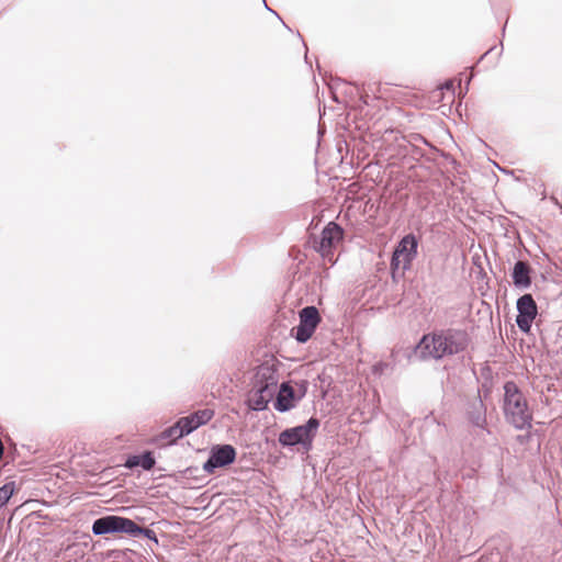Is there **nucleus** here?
I'll return each instance as SVG.
<instances>
[{"instance_id":"obj_1","label":"nucleus","mask_w":562,"mask_h":562,"mask_svg":"<svg viewBox=\"0 0 562 562\" xmlns=\"http://www.w3.org/2000/svg\"><path fill=\"white\" fill-rule=\"evenodd\" d=\"M470 342L471 336L467 329L454 327L438 329L424 334L405 356L408 361L412 358H417L419 361L442 360L445 357L465 351Z\"/></svg>"},{"instance_id":"obj_2","label":"nucleus","mask_w":562,"mask_h":562,"mask_svg":"<svg viewBox=\"0 0 562 562\" xmlns=\"http://www.w3.org/2000/svg\"><path fill=\"white\" fill-rule=\"evenodd\" d=\"M503 389L502 409L506 423L516 430H529L532 427L533 414L526 396L513 380L506 381Z\"/></svg>"},{"instance_id":"obj_3","label":"nucleus","mask_w":562,"mask_h":562,"mask_svg":"<svg viewBox=\"0 0 562 562\" xmlns=\"http://www.w3.org/2000/svg\"><path fill=\"white\" fill-rule=\"evenodd\" d=\"M321 420L311 416L304 424L288 427L278 436L279 445L291 452L308 453L313 449Z\"/></svg>"},{"instance_id":"obj_4","label":"nucleus","mask_w":562,"mask_h":562,"mask_svg":"<svg viewBox=\"0 0 562 562\" xmlns=\"http://www.w3.org/2000/svg\"><path fill=\"white\" fill-rule=\"evenodd\" d=\"M134 519L119 515H104L92 521L91 532L97 537H128L133 528Z\"/></svg>"},{"instance_id":"obj_5","label":"nucleus","mask_w":562,"mask_h":562,"mask_svg":"<svg viewBox=\"0 0 562 562\" xmlns=\"http://www.w3.org/2000/svg\"><path fill=\"white\" fill-rule=\"evenodd\" d=\"M344 237L345 231L342 226L336 221H330L324 226L319 237H311V243L313 249L321 254L324 259H330L334 255L333 249L338 243L344 240Z\"/></svg>"},{"instance_id":"obj_6","label":"nucleus","mask_w":562,"mask_h":562,"mask_svg":"<svg viewBox=\"0 0 562 562\" xmlns=\"http://www.w3.org/2000/svg\"><path fill=\"white\" fill-rule=\"evenodd\" d=\"M237 450L231 443H214L209 448L207 459L202 464V471L214 474L218 469H227L236 462Z\"/></svg>"},{"instance_id":"obj_7","label":"nucleus","mask_w":562,"mask_h":562,"mask_svg":"<svg viewBox=\"0 0 562 562\" xmlns=\"http://www.w3.org/2000/svg\"><path fill=\"white\" fill-rule=\"evenodd\" d=\"M322 317L315 305H306L299 311V324L291 329V337L299 344L307 342L316 331Z\"/></svg>"},{"instance_id":"obj_8","label":"nucleus","mask_w":562,"mask_h":562,"mask_svg":"<svg viewBox=\"0 0 562 562\" xmlns=\"http://www.w3.org/2000/svg\"><path fill=\"white\" fill-rule=\"evenodd\" d=\"M516 325L518 329L529 335L531 333L532 325L539 314V308L536 300L531 293H525L520 295L516 301Z\"/></svg>"},{"instance_id":"obj_9","label":"nucleus","mask_w":562,"mask_h":562,"mask_svg":"<svg viewBox=\"0 0 562 562\" xmlns=\"http://www.w3.org/2000/svg\"><path fill=\"white\" fill-rule=\"evenodd\" d=\"M419 239L414 233L401 237L395 244L392 254L402 260V276L409 271L418 256Z\"/></svg>"},{"instance_id":"obj_10","label":"nucleus","mask_w":562,"mask_h":562,"mask_svg":"<svg viewBox=\"0 0 562 562\" xmlns=\"http://www.w3.org/2000/svg\"><path fill=\"white\" fill-rule=\"evenodd\" d=\"M465 418L473 428H479L491 434L487 428L486 405L480 395V391L476 396L467 401Z\"/></svg>"},{"instance_id":"obj_11","label":"nucleus","mask_w":562,"mask_h":562,"mask_svg":"<svg viewBox=\"0 0 562 562\" xmlns=\"http://www.w3.org/2000/svg\"><path fill=\"white\" fill-rule=\"evenodd\" d=\"M300 403L295 389L291 385V381H283L276 390L273 408L279 413H288L295 408Z\"/></svg>"},{"instance_id":"obj_12","label":"nucleus","mask_w":562,"mask_h":562,"mask_svg":"<svg viewBox=\"0 0 562 562\" xmlns=\"http://www.w3.org/2000/svg\"><path fill=\"white\" fill-rule=\"evenodd\" d=\"M535 270L527 260H517L510 269L514 288L518 291L529 290L533 282Z\"/></svg>"},{"instance_id":"obj_13","label":"nucleus","mask_w":562,"mask_h":562,"mask_svg":"<svg viewBox=\"0 0 562 562\" xmlns=\"http://www.w3.org/2000/svg\"><path fill=\"white\" fill-rule=\"evenodd\" d=\"M276 390L252 384V389L247 395L246 404L252 412H262L268 408L270 402L273 403Z\"/></svg>"},{"instance_id":"obj_14","label":"nucleus","mask_w":562,"mask_h":562,"mask_svg":"<svg viewBox=\"0 0 562 562\" xmlns=\"http://www.w3.org/2000/svg\"><path fill=\"white\" fill-rule=\"evenodd\" d=\"M156 463L154 451L147 449L140 453L126 454L123 467L128 470L140 468L143 471H150L155 468Z\"/></svg>"},{"instance_id":"obj_15","label":"nucleus","mask_w":562,"mask_h":562,"mask_svg":"<svg viewBox=\"0 0 562 562\" xmlns=\"http://www.w3.org/2000/svg\"><path fill=\"white\" fill-rule=\"evenodd\" d=\"M279 371L274 366L261 364L258 367L252 384L277 390L279 387Z\"/></svg>"},{"instance_id":"obj_16","label":"nucleus","mask_w":562,"mask_h":562,"mask_svg":"<svg viewBox=\"0 0 562 562\" xmlns=\"http://www.w3.org/2000/svg\"><path fill=\"white\" fill-rule=\"evenodd\" d=\"M329 88L330 90L333 91V100L337 103H340L338 97L336 95V91L339 89V88H345L344 89V92L346 93V95L350 97L351 99H353L355 97H358L359 98V101L367 105L368 104V98L369 95L363 93L361 91V89L359 88V86H348V83L340 79V78H336L334 79L330 85H329Z\"/></svg>"},{"instance_id":"obj_17","label":"nucleus","mask_w":562,"mask_h":562,"mask_svg":"<svg viewBox=\"0 0 562 562\" xmlns=\"http://www.w3.org/2000/svg\"><path fill=\"white\" fill-rule=\"evenodd\" d=\"M137 520L144 521L143 518H138V517L136 519H134L131 538L147 539L148 541H150L155 544H158L159 541H158V537H157L156 532L148 527L140 526L137 522Z\"/></svg>"},{"instance_id":"obj_18","label":"nucleus","mask_w":562,"mask_h":562,"mask_svg":"<svg viewBox=\"0 0 562 562\" xmlns=\"http://www.w3.org/2000/svg\"><path fill=\"white\" fill-rule=\"evenodd\" d=\"M20 485L13 481H7L3 485L0 486V505L8 506L11 498L16 495L20 491Z\"/></svg>"},{"instance_id":"obj_19","label":"nucleus","mask_w":562,"mask_h":562,"mask_svg":"<svg viewBox=\"0 0 562 562\" xmlns=\"http://www.w3.org/2000/svg\"><path fill=\"white\" fill-rule=\"evenodd\" d=\"M181 428L178 425V422H176L173 425L165 428L159 434V439L167 440L169 446L176 445L178 440L184 438L183 435L180 434Z\"/></svg>"},{"instance_id":"obj_20","label":"nucleus","mask_w":562,"mask_h":562,"mask_svg":"<svg viewBox=\"0 0 562 562\" xmlns=\"http://www.w3.org/2000/svg\"><path fill=\"white\" fill-rule=\"evenodd\" d=\"M214 409L202 408L189 414L190 418L194 422L198 428L206 425L214 417Z\"/></svg>"},{"instance_id":"obj_21","label":"nucleus","mask_w":562,"mask_h":562,"mask_svg":"<svg viewBox=\"0 0 562 562\" xmlns=\"http://www.w3.org/2000/svg\"><path fill=\"white\" fill-rule=\"evenodd\" d=\"M412 348H407L405 350H392L390 353L389 360L385 362L391 363V368H389V374L393 373L397 369V364L402 361V358L406 360V364L411 363L413 360H418L417 358H412L409 361L406 358L405 353L409 351Z\"/></svg>"},{"instance_id":"obj_22","label":"nucleus","mask_w":562,"mask_h":562,"mask_svg":"<svg viewBox=\"0 0 562 562\" xmlns=\"http://www.w3.org/2000/svg\"><path fill=\"white\" fill-rule=\"evenodd\" d=\"M108 555H109V558H112L113 561L134 562L132 560V557L136 555V552L131 549H125V550L115 549V550H111L108 553Z\"/></svg>"},{"instance_id":"obj_23","label":"nucleus","mask_w":562,"mask_h":562,"mask_svg":"<svg viewBox=\"0 0 562 562\" xmlns=\"http://www.w3.org/2000/svg\"><path fill=\"white\" fill-rule=\"evenodd\" d=\"M400 270H402V260L392 254L390 259V274L393 282H398L400 278L404 277Z\"/></svg>"},{"instance_id":"obj_24","label":"nucleus","mask_w":562,"mask_h":562,"mask_svg":"<svg viewBox=\"0 0 562 562\" xmlns=\"http://www.w3.org/2000/svg\"><path fill=\"white\" fill-rule=\"evenodd\" d=\"M177 422L181 428L180 434L183 435V437L192 434L193 431H195L198 429L196 425L190 418L189 415L178 418Z\"/></svg>"},{"instance_id":"obj_25","label":"nucleus","mask_w":562,"mask_h":562,"mask_svg":"<svg viewBox=\"0 0 562 562\" xmlns=\"http://www.w3.org/2000/svg\"><path fill=\"white\" fill-rule=\"evenodd\" d=\"M389 368H391L390 362H385L384 360L376 361L371 367V373L375 378H381L383 374L389 373Z\"/></svg>"},{"instance_id":"obj_26","label":"nucleus","mask_w":562,"mask_h":562,"mask_svg":"<svg viewBox=\"0 0 562 562\" xmlns=\"http://www.w3.org/2000/svg\"><path fill=\"white\" fill-rule=\"evenodd\" d=\"M201 469L196 465H190L182 471H179V477L181 479H194L199 480V473Z\"/></svg>"},{"instance_id":"obj_27","label":"nucleus","mask_w":562,"mask_h":562,"mask_svg":"<svg viewBox=\"0 0 562 562\" xmlns=\"http://www.w3.org/2000/svg\"><path fill=\"white\" fill-rule=\"evenodd\" d=\"M295 385H296V396L300 398V401L305 397L307 391H308V385H310V382L305 379H302V380H299V381H295Z\"/></svg>"},{"instance_id":"obj_28","label":"nucleus","mask_w":562,"mask_h":562,"mask_svg":"<svg viewBox=\"0 0 562 562\" xmlns=\"http://www.w3.org/2000/svg\"><path fill=\"white\" fill-rule=\"evenodd\" d=\"M532 438V432L531 431H528L524 435H518L517 436V441L521 445H525V443H528Z\"/></svg>"},{"instance_id":"obj_29","label":"nucleus","mask_w":562,"mask_h":562,"mask_svg":"<svg viewBox=\"0 0 562 562\" xmlns=\"http://www.w3.org/2000/svg\"><path fill=\"white\" fill-rule=\"evenodd\" d=\"M472 261H473V265L477 266L480 268V274L482 278H486V273L484 272L482 266H481V258L477 256V257H473L472 258Z\"/></svg>"},{"instance_id":"obj_30","label":"nucleus","mask_w":562,"mask_h":562,"mask_svg":"<svg viewBox=\"0 0 562 562\" xmlns=\"http://www.w3.org/2000/svg\"><path fill=\"white\" fill-rule=\"evenodd\" d=\"M263 4H265V8L270 11L272 14H274L281 22L282 24L284 25V27H286L289 31H291V29L282 21L281 16L278 14L277 11L270 9L266 2V0H262Z\"/></svg>"},{"instance_id":"obj_31","label":"nucleus","mask_w":562,"mask_h":562,"mask_svg":"<svg viewBox=\"0 0 562 562\" xmlns=\"http://www.w3.org/2000/svg\"><path fill=\"white\" fill-rule=\"evenodd\" d=\"M5 515H7V507L0 505V529L2 528L3 522L5 520Z\"/></svg>"},{"instance_id":"obj_32","label":"nucleus","mask_w":562,"mask_h":562,"mask_svg":"<svg viewBox=\"0 0 562 562\" xmlns=\"http://www.w3.org/2000/svg\"><path fill=\"white\" fill-rule=\"evenodd\" d=\"M496 48V46H492L491 48H488L477 60V63H481L483 59H485L494 49Z\"/></svg>"},{"instance_id":"obj_33","label":"nucleus","mask_w":562,"mask_h":562,"mask_svg":"<svg viewBox=\"0 0 562 562\" xmlns=\"http://www.w3.org/2000/svg\"><path fill=\"white\" fill-rule=\"evenodd\" d=\"M443 89H447V90H449L451 92H454V87H453L452 82L445 83Z\"/></svg>"},{"instance_id":"obj_34","label":"nucleus","mask_w":562,"mask_h":562,"mask_svg":"<svg viewBox=\"0 0 562 562\" xmlns=\"http://www.w3.org/2000/svg\"><path fill=\"white\" fill-rule=\"evenodd\" d=\"M499 45H501V50L498 52L497 56H496V59H495V63L498 60V58L502 56L503 54V42H499Z\"/></svg>"},{"instance_id":"obj_35","label":"nucleus","mask_w":562,"mask_h":562,"mask_svg":"<svg viewBox=\"0 0 562 562\" xmlns=\"http://www.w3.org/2000/svg\"><path fill=\"white\" fill-rule=\"evenodd\" d=\"M474 75L470 76L467 80V83H465V93L468 92L469 90V85H470V81L473 79Z\"/></svg>"},{"instance_id":"obj_36","label":"nucleus","mask_w":562,"mask_h":562,"mask_svg":"<svg viewBox=\"0 0 562 562\" xmlns=\"http://www.w3.org/2000/svg\"><path fill=\"white\" fill-rule=\"evenodd\" d=\"M317 380H319L321 382H324L325 381L324 374L323 373L318 374Z\"/></svg>"},{"instance_id":"obj_37","label":"nucleus","mask_w":562,"mask_h":562,"mask_svg":"<svg viewBox=\"0 0 562 562\" xmlns=\"http://www.w3.org/2000/svg\"><path fill=\"white\" fill-rule=\"evenodd\" d=\"M304 59H305V63L311 66V63H310L308 57H307V50L305 52Z\"/></svg>"},{"instance_id":"obj_38","label":"nucleus","mask_w":562,"mask_h":562,"mask_svg":"<svg viewBox=\"0 0 562 562\" xmlns=\"http://www.w3.org/2000/svg\"><path fill=\"white\" fill-rule=\"evenodd\" d=\"M417 137H418V138H420V139H423V140H424V143H426V140H425V138L423 137V135L417 134Z\"/></svg>"},{"instance_id":"obj_39","label":"nucleus","mask_w":562,"mask_h":562,"mask_svg":"<svg viewBox=\"0 0 562 562\" xmlns=\"http://www.w3.org/2000/svg\"><path fill=\"white\" fill-rule=\"evenodd\" d=\"M505 30H506V24L502 29L503 34L505 33Z\"/></svg>"},{"instance_id":"obj_40","label":"nucleus","mask_w":562,"mask_h":562,"mask_svg":"<svg viewBox=\"0 0 562 562\" xmlns=\"http://www.w3.org/2000/svg\"><path fill=\"white\" fill-rule=\"evenodd\" d=\"M301 42H303L304 47L307 48L304 38H301Z\"/></svg>"},{"instance_id":"obj_41","label":"nucleus","mask_w":562,"mask_h":562,"mask_svg":"<svg viewBox=\"0 0 562 562\" xmlns=\"http://www.w3.org/2000/svg\"><path fill=\"white\" fill-rule=\"evenodd\" d=\"M12 520V515L9 517L8 524L10 525V521Z\"/></svg>"}]
</instances>
